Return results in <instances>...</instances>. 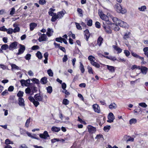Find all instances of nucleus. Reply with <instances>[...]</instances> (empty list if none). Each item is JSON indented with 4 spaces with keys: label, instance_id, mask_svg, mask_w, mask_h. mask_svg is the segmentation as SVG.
Wrapping results in <instances>:
<instances>
[{
    "label": "nucleus",
    "instance_id": "nucleus-55",
    "mask_svg": "<svg viewBox=\"0 0 148 148\" xmlns=\"http://www.w3.org/2000/svg\"><path fill=\"white\" fill-rule=\"evenodd\" d=\"M110 125H108L105 126L104 127L103 130L106 131L108 132L110 129Z\"/></svg>",
    "mask_w": 148,
    "mask_h": 148
},
{
    "label": "nucleus",
    "instance_id": "nucleus-28",
    "mask_svg": "<svg viewBox=\"0 0 148 148\" xmlns=\"http://www.w3.org/2000/svg\"><path fill=\"white\" fill-rule=\"evenodd\" d=\"M47 78L46 77L42 78L40 80V82L42 84H45L47 83Z\"/></svg>",
    "mask_w": 148,
    "mask_h": 148
},
{
    "label": "nucleus",
    "instance_id": "nucleus-40",
    "mask_svg": "<svg viewBox=\"0 0 148 148\" xmlns=\"http://www.w3.org/2000/svg\"><path fill=\"white\" fill-rule=\"evenodd\" d=\"M47 90L48 93L51 94L52 91V87L51 86H49L47 88Z\"/></svg>",
    "mask_w": 148,
    "mask_h": 148
},
{
    "label": "nucleus",
    "instance_id": "nucleus-42",
    "mask_svg": "<svg viewBox=\"0 0 148 148\" xmlns=\"http://www.w3.org/2000/svg\"><path fill=\"white\" fill-rule=\"evenodd\" d=\"M7 32V33L8 34H11L13 32V29L12 28H9L7 29V31H6Z\"/></svg>",
    "mask_w": 148,
    "mask_h": 148
},
{
    "label": "nucleus",
    "instance_id": "nucleus-37",
    "mask_svg": "<svg viewBox=\"0 0 148 148\" xmlns=\"http://www.w3.org/2000/svg\"><path fill=\"white\" fill-rule=\"evenodd\" d=\"M80 69L82 73H83L84 71V66L80 62Z\"/></svg>",
    "mask_w": 148,
    "mask_h": 148
},
{
    "label": "nucleus",
    "instance_id": "nucleus-3",
    "mask_svg": "<svg viewBox=\"0 0 148 148\" xmlns=\"http://www.w3.org/2000/svg\"><path fill=\"white\" fill-rule=\"evenodd\" d=\"M38 35L40 36L38 40L40 42L46 41L47 39V35L45 34H41L40 33H38Z\"/></svg>",
    "mask_w": 148,
    "mask_h": 148
},
{
    "label": "nucleus",
    "instance_id": "nucleus-48",
    "mask_svg": "<svg viewBox=\"0 0 148 148\" xmlns=\"http://www.w3.org/2000/svg\"><path fill=\"white\" fill-rule=\"evenodd\" d=\"M62 103L65 105H68L69 103V101L67 99H64Z\"/></svg>",
    "mask_w": 148,
    "mask_h": 148
},
{
    "label": "nucleus",
    "instance_id": "nucleus-38",
    "mask_svg": "<svg viewBox=\"0 0 148 148\" xmlns=\"http://www.w3.org/2000/svg\"><path fill=\"white\" fill-rule=\"evenodd\" d=\"M146 9L147 7L145 5L142 6L138 8V10L141 11H144Z\"/></svg>",
    "mask_w": 148,
    "mask_h": 148
},
{
    "label": "nucleus",
    "instance_id": "nucleus-14",
    "mask_svg": "<svg viewBox=\"0 0 148 148\" xmlns=\"http://www.w3.org/2000/svg\"><path fill=\"white\" fill-rule=\"evenodd\" d=\"M106 66L107 69L109 70L110 72L113 73L115 72L116 67L108 65H107Z\"/></svg>",
    "mask_w": 148,
    "mask_h": 148
},
{
    "label": "nucleus",
    "instance_id": "nucleus-47",
    "mask_svg": "<svg viewBox=\"0 0 148 148\" xmlns=\"http://www.w3.org/2000/svg\"><path fill=\"white\" fill-rule=\"evenodd\" d=\"M87 69H88V72L89 73L93 74V71L91 67L88 66L87 67Z\"/></svg>",
    "mask_w": 148,
    "mask_h": 148
},
{
    "label": "nucleus",
    "instance_id": "nucleus-9",
    "mask_svg": "<svg viewBox=\"0 0 148 148\" xmlns=\"http://www.w3.org/2000/svg\"><path fill=\"white\" fill-rule=\"evenodd\" d=\"M39 136L40 138L45 139H46L47 137H49V135L47 132L46 131H45L43 133L40 134H39Z\"/></svg>",
    "mask_w": 148,
    "mask_h": 148
},
{
    "label": "nucleus",
    "instance_id": "nucleus-49",
    "mask_svg": "<svg viewBox=\"0 0 148 148\" xmlns=\"http://www.w3.org/2000/svg\"><path fill=\"white\" fill-rule=\"evenodd\" d=\"M8 94V91L7 90H5L4 91L2 92L1 95L3 96H6Z\"/></svg>",
    "mask_w": 148,
    "mask_h": 148
},
{
    "label": "nucleus",
    "instance_id": "nucleus-60",
    "mask_svg": "<svg viewBox=\"0 0 148 148\" xmlns=\"http://www.w3.org/2000/svg\"><path fill=\"white\" fill-rule=\"evenodd\" d=\"M39 48V47L37 45L33 46L32 47V49L33 50H37Z\"/></svg>",
    "mask_w": 148,
    "mask_h": 148
},
{
    "label": "nucleus",
    "instance_id": "nucleus-12",
    "mask_svg": "<svg viewBox=\"0 0 148 148\" xmlns=\"http://www.w3.org/2000/svg\"><path fill=\"white\" fill-rule=\"evenodd\" d=\"M35 100L39 101H42L43 100V97L40 95L39 94H36L34 96Z\"/></svg>",
    "mask_w": 148,
    "mask_h": 148
},
{
    "label": "nucleus",
    "instance_id": "nucleus-34",
    "mask_svg": "<svg viewBox=\"0 0 148 148\" xmlns=\"http://www.w3.org/2000/svg\"><path fill=\"white\" fill-rule=\"evenodd\" d=\"M8 48L9 49V46L7 44L3 45L1 46V49L2 50H6Z\"/></svg>",
    "mask_w": 148,
    "mask_h": 148
},
{
    "label": "nucleus",
    "instance_id": "nucleus-19",
    "mask_svg": "<svg viewBox=\"0 0 148 148\" xmlns=\"http://www.w3.org/2000/svg\"><path fill=\"white\" fill-rule=\"evenodd\" d=\"M37 26V24L36 23H31L29 25L30 30L31 31L33 30Z\"/></svg>",
    "mask_w": 148,
    "mask_h": 148
},
{
    "label": "nucleus",
    "instance_id": "nucleus-21",
    "mask_svg": "<svg viewBox=\"0 0 148 148\" xmlns=\"http://www.w3.org/2000/svg\"><path fill=\"white\" fill-rule=\"evenodd\" d=\"M110 16L111 18L112 19L113 21L115 23V24L117 25L120 20H119L118 18L116 17H114L108 15Z\"/></svg>",
    "mask_w": 148,
    "mask_h": 148
},
{
    "label": "nucleus",
    "instance_id": "nucleus-4",
    "mask_svg": "<svg viewBox=\"0 0 148 148\" xmlns=\"http://www.w3.org/2000/svg\"><path fill=\"white\" fill-rule=\"evenodd\" d=\"M18 43L16 41L12 42L9 46V49L10 50H13L17 48Z\"/></svg>",
    "mask_w": 148,
    "mask_h": 148
},
{
    "label": "nucleus",
    "instance_id": "nucleus-23",
    "mask_svg": "<svg viewBox=\"0 0 148 148\" xmlns=\"http://www.w3.org/2000/svg\"><path fill=\"white\" fill-rule=\"evenodd\" d=\"M103 56L104 57H105L107 59H109L110 60H112L114 61H115V60H117V59H116V58L115 57H113V56Z\"/></svg>",
    "mask_w": 148,
    "mask_h": 148
},
{
    "label": "nucleus",
    "instance_id": "nucleus-36",
    "mask_svg": "<svg viewBox=\"0 0 148 148\" xmlns=\"http://www.w3.org/2000/svg\"><path fill=\"white\" fill-rule=\"evenodd\" d=\"M137 122V120L134 118L131 119L129 121V123L130 124L132 125L133 124H135Z\"/></svg>",
    "mask_w": 148,
    "mask_h": 148
},
{
    "label": "nucleus",
    "instance_id": "nucleus-61",
    "mask_svg": "<svg viewBox=\"0 0 148 148\" xmlns=\"http://www.w3.org/2000/svg\"><path fill=\"white\" fill-rule=\"evenodd\" d=\"M68 60L67 56L66 55H65L62 58V61L63 62H66Z\"/></svg>",
    "mask_w": 148,
    "mask_h": 148
},
{
    "label": "nucleus",
    "instance_id": "nucleus-11",
    "mask_svg": "<svg viewBox=\"0 0 148 148\" xmlns=\"http://www.w3.org/2000/svg\"><path fill=\"white\" fill-rule=\"evenodd\" d=\"M88 131L90 133H93L96 131V128L91 125H88L87 126Z\"/></svg>",
    "mask_w": 148,
    "mask_h": 148
},
{
    "label": "nucleus",
    "instance_id": "nucleus-63",
    "mask_svg": "<svg viewBox=\"0 0 148 148\" xmlns=\"http://www.w3.org/2000/svg\"><path fill=\"white\" fill-rule=\"evenodd\" d=\"M75 24L76 27L77 29L79 30L82 29V28H81V27L79 23H75Z\"/></svg>",
    "mask_w": 148,
    "mask_h": 148
},
{
    "label": "nucleus",
    "instance_id": "nucleus-18",
    "mask_svg": "<svg viewBox=\"0 0 148 148\" xmlns=\"http://www.w3.org/2000/svg\"><path fill=\"white\" fill-rule=\"evenodd\" d=\"M24 99L21 97H19L18 98V104L21 106H24L25 105Z\"/></svg>",
    "mask_w": 148,
    "mask_h": 148
},
{
    "label": "nucleus",
    "instance_id": "nucleus-39",
    "mask_svg": "<svg viewBox=\"0 0 148 148\" xmlns=\"http://www.w3.org/2000/svg\"><path fill=\"white\" fill-rule=\"evenodd\" d=\"M47 72L49 76L53 77V73L51 69H49L47 70Z\"/></svg>",
    "mask_w": 148,
    "mask_h": 148
},
{
    "label": "nucleus",
    "instance_id": "nucleus-8",
    "mask_svg": "<svg viewBox=\"0 0 148 148\" xmlns=\"http://www.w3.org/2000/svg\"><path fill=\"white\" fill-rule=\"evenodd\" d=\"M108 120L107 122L109 123H112L113 121L115 119L113 114L112 112H110L108 116Z\"/></svg>",
    "mask_w": 148,
    "mask_h": 148
},
{
    "label": "nucleus",
    "instance_id": "nucleus-24",
    "mask_svg": "<svg viewBox=\"0 0 148 148\" xmlns=\"http://www.w3.org/2000/svg\"><path fill=\"white\" fill-rule=\"evenodd\" d=\"M61 130L60 128L57 127L55 126H53L51 128V130L52 131L58 132L59 131Z\"/></svg>",
    "mask_w": 148,
    "mask_h": 148
},
{
    "label": "nucleus",
    "instance_id": "nucleus-35",
    "mask_svg": "<svg viewBox=\"0 0 148 148\" xmlns=\"http://www.w3.org/2000/svg\"><path fill=\"white\" fill-rule=\"evenodd\" d=\"M130 34V32H128L126 33L123 36V38L125 40H127V39L129 38V35Z\"/></svg>",
    "mask_w": 148,
    "mask_h": 148
},
{
    "label": "nucleus",
    "instance_id": "nucleus-10",
    "mask_svg": "<svg viewBox=\"0 0 148 148\" xmlns=\"http://www.w3.org/2000/svg\"><path fill=\"white\" fill-rule=\"evenodd\" d=\"M117 25H119L121 27H125V28H128V25L127 23H125L124 21H123L120 20Z\"/></svg>",
    "mask_w": 148,
    "mask_h": 148
},
{
    "label": "nucleus",
    "instance_id": "nucleus-30",
    "mask_svg": "<svg viewBox=\"0 0 148 148\" xmlns=\"http://www.w3.org/2000/svg\"><path fill=\"white\" fill-rule=\"evenodd\" d=\"M77 11L78 12L79 16L81 17L83 16V11L82 9L79 8H78L77 9Z\"/></svg>",
    "mask_w": 148,
    "mask_h": 148
},
{
    "label": "nucleus",
    "instance_id": "nucleus-25",
    "mask_svg": "<svg viewBox=\"0 0 148 148\" xmlns=\"http://www.w3.org/2000/svg\"><path fill=\"white\" fill-rule=\"evenodd\" d=\"M141 72L144 74H146L147 71V67L143 66L140 68Z\"/></svg>",
    "mask_w": 148,
    "mask_h": 148
},
{
    "label": "nucleus",
    "instance_id": "nucleus-6",
    "mask_svg": "<svg viewBox=\"0 0 148 148\" xmlns=\"http://www.w3.org/2000/svg\"><path fill=\"white\" fill-rule=\"evenodd\" d=\"M92 107L94 112L98 113H101V109L99 106L97 104H94L92 106Z\"/></svg>",
    "mask_w": 148,
    "mask_h": 148
},
{
    "label": "nucleus",
    "instance_id": "nucleus-53",
    "mask_svg": "<svg viewBox=\"0 0 148 148\" xmlns=\"http://www.w3.org/2000/svg\"><path fill=\"white\" fill-rule=\"evenodd\" d=\"M124 53L127 57H128L130 55V53L128 50H125L124 51Z\"/></svg>",
    "mask_w": 148,
    "mask_h": 148
},
{
    "label": "nucleus",
    "instance_id": "nucleus-45",
    "mask_svg": "<svg viewBox=\"0 0 148 148\" xmlns=\"http://www.w3.org/2000/svg\"><path fill=\"white\" fill-rule=\"evenodd\" d=\"M88 59L90 61V62L91 61H94L95 60V58L92 56H90L88 57Z\"/></svg>",
    "mask_w": 148,
    "mask_h": 148
},
{
    "label": "nucleus",
    "instance_id": "nucleus-20",
    "mask_svg": "<svg viewBox=\"0 0 148 148\" xmlns=\"http://www.w3.org/2000/svg\"><path fill=\"white\" fill-rule=\"evenodd\" d=\"M52 16L51 18V21L52 22H55L57 19L59 18L57 15L56 13L53 14H52V16Z\"/></svg>",
    "mask_w": 148,
    "mask_h": 148
},
{
    "label": "nucleus",
    "instance_id": "nucleus-17",
    "mask_svg": "<svg viewBox=\"0 0 148 148\" xmlns=\"http://www.w3.org/2000/svg\"><path fill=\"white\" fill-rule=\"evenodd\" d=\"M112 47L115 50H116L117 52V53H120L122 51V50L116 46L114 45H113Z\"/></svg>",
    "mask_w": 148,
    "mask_h": 148
},
{
    "label": "nucleus",
    "instance_id": "nucleus-16",
    "mask_svg": "<svg viewBox=\"0 0 148 148\" xmlns=\"http://www.w3.org/2000/svg\"><path fill=\"white\" fill-rule=\"evenodd\" d=\"M26 134L29 137L35 139L37 140L38 139V138L37 137V136L35 134H33L32 135L31 133L29 132H26Z\"/></svg>",
    "mask_w": 148,
    "mask_h": 148
},
{
    "label": "nucleus",
    "instance_id": "nucleus-44",
    "mask_svg": "<svg viewBox=\"0 0 148 148\" xmlns=\"http://www.w3.org/2000/svg\"><path fill=\"white\" fill-rule=\"evenodd\" d=\"M30 118H29V119H28L25 123V126L27 127H28L29 126V124L30 123Z\"/></svg>",
    "mask_w": 148,
    "mask_h": 148
},
{
    "label": "nucleus",
    "instance_id": "nucleus-27",
    "mask_svg": "<svg viewBox=\"0 0 148 148\" xmlns=\"http://www.w3.org/2000/svg\"><path fill=\"white\" fill-rule=\"evenodd\" d=\"M103 27L106 33H111V30L109 27L106 26L105 25H103Z\"/></svg>",
    "mask_w": 148,
    "mask_h": 148
},
{
    "label": "nucleus",
    "instance_id": "nucleus-51",
    "mask_svg": "<svg viewBox=\"0 0 148 148\" xmlns=\"http://www.w3.org/2000/svg\"><path fill=\"white\" fill-rule=\"evenodd\" d=\"M20 30V28L18 27H16L13 29V32L15 33L16 32H18Z\"/></svg>",
    "mask_w": 148,
    "mask_h": 148
},
{
    "label": "nucleus",
    "instance_id": "nucleus-50",
    "mask_svg": "<svg viewBox=\"0 0 148 148\" xmlns=\"http://www.w3.org/2000/svg\"><path fill=\"white\" fill-rule=\"evenodd\" d=\"M31 89L29 87L25 89V92L27 94H29L31 92Z\"/></svg>",
    "mask_w": 148,
    "mask_h": 148
},
{
    "label": "nucleus",
    "instance_id": "nucleus-5",
    "mask_svg": "<svg viewBox=\"0 0 148 148\" xmlns=\"http://www.w3.org/2000/svg\"><path fill=\"white\" fill-rule=\"evenodd\" d=\"M22 86H29L30 84V80L29 79L25 80L22 79L20 81Z\"/></svg>",
    "mask_w": 148,
    "mask_h": 148
},
{
    "label": "nucleus",
    "instance_id": "nucleus-26",
    "mask_svg": "<svg viewBox=\"0 0 148 148\" xmlns=\"http://www.w3.org/2000/svg\"><path fill=\"white\" fill-rule=\"evenodd\" d=\"M84 32L85 33V36L86 37V39L87 41H88L90 36V34L89 33L88 30V29L84 31Z\"/></svg>",
    "mask_w": 148,
    "mask_h": 148
},
{
    "label": "nucleus",
    "instance_id": "nucleus-46",
    "mask_svg": "<svg viewBox=\"0 0 148 148\" xmlns=\"http://www.w3.org/2000/svg\"><path fill=\"white\" fill-rule=\"evenodd\" d=\"M24 92L23 91H19L17 94V96L19 97H21L23 96Z\"/></svg>",
    "mask_w": 148,
    "mask_h": 148
},
{
    "label": "nucleus",
    "instance_id": "nucleus-43",
    "mask_svg": "<svg viewBox=\"0 0 148 148\" xmlns=\"http://www.w3.org/2000/svg\"><path fill=\"white\" fill-rule=\"evenodd\" d=\"M5 144L7 145L10 144H13V142L10 141L9 139H6L5 140Z\"/></svg>",
    "mask_w": 148,
    "mask_h": 148
},
{
    "label": "nucleus",
    "instance_id": "nucleus-7",
    "mask_svg": "<svg viewBox=\"0 0 148 148\" xmlns=\"http://www.w3.org/2000/svg\"><path fill=\"white\" fill-rule=\"evenodd\" d=\"M19 48L18 50V52L16 53L17 55H19L23 53L25 49V47L24 45L21 44H19Z\"/></svg>",
    "mask_w": 148,
    "mask_h": 148
},
{
    "label": "nucleus",
    "instance_id": "nucleus-1",
    "mask_svg": "<svg viewBox=\"0 0 148 148\" xmlns=\"http://www.w3.org/2000/svg\"><path fill=\"white\" fill-rule=\"evenodd\" d=\"M98 14L101 19L106 21L107 24H110L108 16L105 14L103 11L101 10H99Z\"/></svg>",
    "mask_w": 148,
    "mask_h": 148
},
{
    "label": "nucleus",
    "instance_id": "nucleus-58",
    "mask_svg": "<svg viewBox=\"0 0 148 148\" xmlns=\"http://www.w3.org/2000/svg\"><path fill=\"white\" fill-rule=\"evenodd\" d=\"M92 20L91 19L89 20L87 22V25L89 26H91L92 25Z\"/></svg>",
    "mask_w": 148,
    "mask_h": 148
},
{
    "label": "nucleus",
    "instance_id": "nucleus-64",
    "mask_svg": "<svg viewBox=\"0 0 148 148\" xmlns=\"http://www.w3.org/2000/svg\"><path fill=\"white\" fill-rule=\"evenodd\" d=\"M46 3V1L45 0H39V3L41 5H44Z\"/></svg>",
    "mask_w": 148,
    "mask_h": 148
},
{
    "label": "nucleus",
    "instance_id": "nucleus-31",
    "mask_svg": "<svg viewBox=\"0 0 148 148\" xmlns=\"http://www.w3.org/2000/svg\"><path fill=\"white\" fill-rule=\"evenodd\" d=\"M103 38L101 37L100 36L99 37L97 40V44L99 46H100L101 45L102 43Z\"/></svg>",
    "mask_w": 148,
    "mask_h": 148
},
{
    "label": "nucleus",
    "instance_id": "nucleus-52",
    "mask_svg": "<svg viewBox=\"0 0 148 148\" xmlns=\"http://www.w3.org/2000/svg\"><path fill=\"white\" fill-rule=\"evenodd\" d=\"M15 12V9L14 8H12L11 9V10L10 11V14L12 16Z\"/></svg>",
    "mask_w": 148,
    "mask_h": 148
},
{
    "label": "nucleus",
    "instance_id": "nucleus-13",
    "mask_svg": "<svg viewBox=\"0 0 148 148\" xmlns=\"http://www.w3.org/2000/svg\"><path fill=\"white\" fill-rule=\"evenodd\" d=\"M53 33V31L52 29L48 28L47 29V32L46 34L48 37H50L52 36Z\"/></svg>",
    "mask_w": 148,
    "mask_h": 148
},
{
    "label": "nucleus",
    "instance_id": "nucleus-32",
    "mask_svg": "<svg viewBox=\"0 0 148 148\" xmlns=\"http://www.w3.org/2000/svg\"><path fill=\"white\" fill-rule=\"evenodd\" d=\"M56 10L55 9H53L52 8H51L49 9V11L48 12V13L49 15L52 16V14H53L55 13L53 12L55 11Z\"/></svg>",
    "mask_w": 148,
    "mask_h": 148
},
{
    "label": "nucleus",
    "instance_id": "nucleus-22",
    "mask_svg": "<svg viewBox=\"0 0 148 148\" xmlns=\"http://www.w3.org/2000/svg\"><path fill=\"white\" fill-rule=\"evenodd\" d=\"M116 107V105L114 103H111L109 106V108L111 110L115 109Z\"/></svg>",
    "mask_w": 148,
    "mask_h": 148
},
{
    "label": "nucleus",
    "instance_id": "nucleus-15",
    "mask_svg": "<svg viewBox=\"0 0 148 148\" xmlns=\"http://www.w3.org/2000/svg\"><path fill=\"white\" fill-rule=\"evenodd\" d=\"M66 12L65 11L58 12L57 13V15L59 19L61 18L64 15Z\"/></svg>",
    "mask_w": 148,
    "mask_h": 148
},
{
    "label": "nucleus",
    "instance_id": "nucleus-41",
    "mask_svg": "<svg viewBox=\"0 0 148 148\" xmlns=\"http://www.w3.org/2000/svg\"><path fill=\"white\" fill-rule=\"evenodd\" d=\"M10 65L12 69H15L17 70H18L19 69V67L15 64H11Z\"/></svg>",
    "mask_w": 148,
    "mask_h": 148
},
{
    "label": "nucleus",
    "instance_id": "nucleus-62",
    "mask_svg": "<svg viewBox=\"0 0 148 148\" xmlns=\"http://www.w3.org/2000/svg\"><path fill=\"white\" fill-rule=\"evenodd\" d=\"M139 105L140 106L144 108L146 107L147 106V105L145 103H139Z\"/></svg>",
    "mask_w": 148,
    "mask_h": 148
},
{
    "label": "nucleus",
    "instance_id": "nucleus-29",
    "mask_svg": "<svg viewBox=\"0 0 148 148\" xmlns=\"http://www.w3.org/2000/svg\"><path fill=\"white\" fill-rule=\"evenodd\" d=\"M90 63L92 65L97 68H99L100 67L99 64L94 61H91Z\"/></svg>",
    "mask_w": 148,
    "mask_h": 148
},
{
    "label": "nucleus",
    "instance_id": "nucleus-33",
    "mask_svg": "<svg viewBox=\"0 0 148 148\" xmlns=\"http://www.w3.org/2000/svg\"><path fill=\"white\" fill-rule=\"evenodd\" d=\"M36 56L40 59H41L42 57L41 53L39 51L37 52L36 54Z\"/></svg>",
    "mask_w": 148,
    "mask_h": 148
},
{
    "label": "nucleus",
    "instance_id": "nucleus-57",
    "mask_svg": "<svg viewBox=\"0 0 148 148\" xmlns=\"http://www.w3.org/2000/svg\"><path fill=\"white\" fill-rule=\"evenodd\" d=\"M140 69V66H137L135 65H133L131 67V69L132 70L134 69Z\"/></svg>",
    "mask_w": 148,
    "mask_h": 148
},
{
    "label": "nucleus",
    "instance_id": "nucleus-59",
    "mask_svg": "<svg viewBox=\"0 0 148 148\" xmlns=\"http://www.w3.org/2000/svg\"><path fill=\"white\" fill-rule=\"evenodd\" d=\"M63 40V38L61 37H60L59 38H56V40L57 41L60 42L62 43V40Z\"/></svg>",
    "mask_w": 148,
    "mask_h": 148
},
{
    "label": "nucleus",
    "instance_id": "nucleus-2",
    "mask_svg": "<svg viewBox=\"0 0 148 148\" xmlns=\"http://www.w3.org/2000/svg\"><path fill=\"white\" fill-rule=\"evenodd\" d=\"M114 8L118 12L123 14L126 12V10H123L121 6L118 3L116 4L114 6Z\"/></svg>",
    "mask_w": 148,
    "mask_h": 148
},
{
    "label": "nucleus",
    "instance_id": "nucleus-56",
    "mask_svg": "<svg viewBox=\"0 0 148 148\" xmlns=\"http://www.w3.org/2000/svg\"><path fill=\"white\" fill-rule=\"evenodd\" d=\"M32 103L36 107H37L40 104L39 102L37 101H36L35 100Z\"/></svg>",
    "mask_w": 148,
    "mask_h": 148
},
{
    "label": "nucleus",
    "instance_id": "nucleus-54",
    "mask_svg": "<svg viewBox=\"0 0 148 148\" xmlns=\"http://www.w3.org/2000/svg\"><path fill=\"white\" fill-rule=\"evenodd\" d=\"M31 57V55L29 54H27L25 56V58L27 60H30Z\"/></svg>",
    "mask_w": 148,
    "mask_h": 148
}]
</instances>
